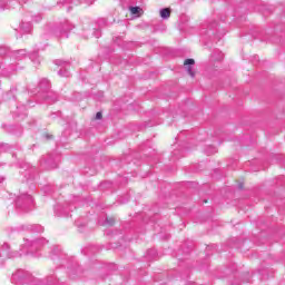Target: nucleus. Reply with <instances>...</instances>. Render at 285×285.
I'll return each instance as SVG.
<instances>
[{
	"label": "nucleus",
	"instance_id": "obj_6",
	"mask_svg": "<svg viewBox=\"0 0 285 285\" xmlns=\"http://www.w3.org/2000/svg\"><path fill=\"white\" fill-rule=\"evenodd\" d=\"M108 222V224H112V219H110V220H107Z\"/></svg>",
	"mask_w": 285,
	"mask_h": 285
},
{
	"label": "nucleus",
	"instance_id": "obj_1",
	"mask_svg": "<svg viewBox=\"0 0 285 285\" xmlns=\"http://www.w3.org/2000/svg\"><path fill=\"white\" fill-rule=\"evenodd\" d=\"M184 66L189 77H195V71H193V66H195V59H186Z\"/></svg>",
	"mask_w": 285,
	"mask_h": 285
},
{
	"label": "nucleus",
	"instance_id": "obj_2",
	"mask_svg": "<svg viewBox=\"0 0 285 285\" xmlns=\"http://www.w3.org/2000/svg\"><path fill=\"white\" fill-rule=\"evenodd\" d=\"M160 17L161 19H169L170 18V10L168 8L160 10Z\"/></svg>",
	"mask_w": 285,
	"mask_h": 285
},
{
	"label": "nucleus",
	"instance_id": "obj_5",
	"mask_svg": "<svg viewBox=\"0 0 285 285\" xmlns=\"http://www.w3.org/2000/svg\"><path fill=\"white\" fill-rule=\"evenodd\" d=\"M101 117H102L101 112L96 114V119H101Z\"/></svg>",
	"mask_w": 285,
	"mask_h": 285
},
{
	"label": "nucleus",
	"instance_id": "obj_4",
	"mask_svg": "<svg viewBox=\"0 0 285 285\" xmlns=\"http://www.w3.org/2000/svg\"><path fill=\"white\" fill-rule=\"evenodd\" d=\"M18 55H20V57L26 56V50H19V51H18Z\"/></svg>",
	"mask_w": 285,
	"mask_h": 285
},
{
	"label": "nucleus",
	"instance_id": "obj_3",
	"mask_svg": "<svg viewBox=\"0 0 285 285\" xmlns=\"http://www.w3.org/2000/svg\"><path fill=\"white\" fill-rule=\"evenodd\" d=\"M130 12L131 14H139V12H141V9L139 7H131Z\"/></svg>",
	"mask_w": 285,
	"mask_h": 285
}]
</instances>
